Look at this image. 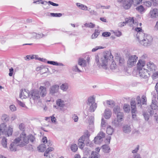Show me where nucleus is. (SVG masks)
Returning a JSON list of instances; mask_svg holds the SVG:
<instances>
[{
    "label": "nucleus",
    "instance_id": "1",
    "mask_svg": "<svg viewBox=\"0 0 158 158\" xmlns=\"http://www.w3.org/2000/svg\"><path fill=\"white\" fill-rule=\"evenodd\" d=\"M35 138L31 134L27 135L23 132L20 136L16 138L10 145L9 149L11 151L15 152L19 147H22L29 143V140L33 143L35 140Z\"/></svg>",
    "mask_w": 158,
    "mask_h": 158
},
{
    "label": "nucleus",
    "instance_id": "26",
    "mask_svg": "<svg viewBox=\"0 0 158 158\" xmlns=\"http://www.w3.org/2000/svg\"><path fill=\"white\" fill-rule=\"evenodd\" d=\"M56 103L58 106L61 107H63L64 106V102L60 99H58L56 101Z\"/></svg>",
    "mask_w": 158,
    "mask_h": 158
},
{
    "label": "nucleus",
    "instance_id": "20",
    "mask_svg": "<svg viewBox=\"0 0 158 158\" xmlns=\"http://www.w3.org/2000/svg\"><path fill=\"white\" fill-rule=\"evenodd\" d=\"M114 131V129L110 126L108 125L107 126L106 132L107 134L108 135H112Z\"/></svg>",
    "mask_w": 158,
    "mask_h": 158
},
{
    "label": "nucleus",
    "instance_id": "6",
    "mask_svg": "<svg viewBox=\"0 0 158 158\" xmlns=\"http://www.w3.org/2000/svg\"><path fill=\"white\" fill-rule=\"evenodd\" d=\"M142 0H128L127 3H124L123 7L125 9H129L131 6L133 5L134 6H136L137 5L140 4Z\"/></svg>",
    "mask_w": 158,
    "mask_h": 158
},
{
    "label": "nucleus",
    "instance_id": "38",
    "mask_svg": "<svg viewBox=\"0 0 158 158\" xmlns=\"http://www.w3.org/2000/svg\"><path fill=\"white\" fill-rule=\"evenodd\" d=\"M2 143L3 147L6 148L7 147V139L5 137H3L2 140Z\"/></svg>",
    "mask_w": 158,
    "mask_h": 158
},
{
    "label": "nucleus",
    "instance_id": "25",
    "mask_svg": "<svg viewBox=\"0 0 158 158\" xmlns=\"http://www.w3.org/2000/svg\"><path fill=\"white\" fill-rule=\"evenodd\" d=\"M103 151L105 153L110 152V148L107 145H103L102 146Z\"/></svg>",
    "mask_w": 158,
    "mask_h": 158
},
{
    "label": "nucleus",
    "instance_id": "30",
    "mask_svg": "<svg viewBox=\"0 0 158 158\" xmlns=\"http://www.w3.org/2000/svg\"><path fill=\"white\" fill-rule=\"evenodd\" d=\"M94 141L95 144H99L103 141V139H101L100 137L97 136L94 138Z\"/></svg>",
    "mask_w": 158,
    "mask_h": 158
},
{
    "label": "nucleus",
    "instance_id": "60",
    "mask_svg": "<svg viewBox=\"0 0 158 158\" xmlns=\"http://www.w3.org/2000/svg\"><path fill=\"white\" fill-rule=\"evenodd\" d=\"M135 30L137 32V33L136 34V36H137V35L138 34V33H141V32H143L142 31V29L140 27H136L135 28Z\"/></svg>",
    "mask_w": 158,
    "mask_h": 158
},
{
    "label": "nucleus",
    "instance_id": "31",
    "mask_svg": "<svg viewBox=\"0 0 158 158\" xmlns=\"http://www.w3.org/2000/svg\"><path fill=\"white\" fill-rule=\"evenodd\" d=\"M106 103L110 107H113L115 106L114 102L112 100H110L106 101Z\"/></svg>",
    "mask_w": 158,
    "mask_h": 158
},
{
    "label": "nucleus",
    "instance_id": "44",
    "mask_svg": "<svg viewBox=\"0 0 158 158\" xmlns=\"http://www.w3.org/2000/svg\"><path fill=\"white\" fill-rule=\"evenodd\" d=\"M110 69L112 70H113L115 69L117 67V65H116L115 62L113 61L112 62L111 64L110 65Z\"/></svg>",
    "mask_w": 158,
    "mask_h": 158
},
{
    "label": "nucleus",
    "instance_id": "45",
    "mask_svg": "<svg viewBox=\"0 0 158 158\" xmlns=\"http://www.w3.org/2000/svg\"><path fill=\"white\" fill-rule=\"evenodd\" d=\"M144 5L148 7H150L152 5V2L150 1H146L144 2Z\"/></svg>",
    "mask_w": 158,
    "mask_h": 158
},
{
    "label": "nucleus",
    "instance_id": "34",
    "mask_svg": "<svg viewBox=\"0 0 158 158\" xmlns=\"http://www.w3.org/2000/svg\"><path fill=\"white\" fill-rule=\"evenodd\" d=\"M42 141L44 143H45V142H46L48 144V146H51L52 145L50 140H49L48 141L47 138L45 136H44L43 137L42 139Z\"/></svg>",
    "mask_w": 158,
    "mask_h": 158
},
{
    "label": "nucleus",
    "instance_id": "32",
    "mask_svg": "<svg viewBox=\"0 0 158 158\" xmlns=\"http://www.w3.org/2000/svg\"><path fill=\"white\" fill-rule=\"evenodd\" d=\"M131 110L134 111L135 109H136V106L135 100H132L131 102Z\"/></svg>",
    "mask_w": 158,
    "mask_h": 158
},
{
    "label": "nucleus",
    "instance_id": "24",
    "mask_svg": "<svg viewBox=\"0 0 158 158\" xmlns=\"http://www.w3.org/2000/svg\"><path fill=\"white\" fill-rule=\"evenodd\" d=\"M126 24H128L129 25L131 26L132 25V24L134 23V21L133 17H130L129 19H127L126 20Z\"/></svg>",
    "mask_w": 158,
    "mask_h": 158
},
{
    "label": "nucleus",
    "instance_id": "17",
    "mask_svg": "<svg viewBox=\"0 0 158 158\" xmlns=\"http://www.w3.org/2000/svg\"><path fill=\"white\" fill-rule=\"evenodd\" d=\"M40 96L42 97H44L47 94V89L46 88L42 86H40Z\"/></svg>",
    "mask_w": 158,
    "mask_h": 158
},
{
    "label": "nucleus",
    "instance_id": "13",
    "mask_svg": "<svg viewBox=\"0 0 158 158\" xmlns=\"http://www.w3.org/2000/svg\"><path fill=\"white\" fill-rule=\"evenodd\" d=\"M150 17L152 19H156L158 17V9L156 8L152 9L149 13Z\"/></svg>",
    "mask_w": 158,
    "mask_h": 158
},
{
    "label": "nucleus",
    "instance_id": "14",
    "mask_svg": "<svg viewBox=\"0 0 158 158\" xmlns=\"http://www.w3.org/2000/svg\"><path fill=\"white\" fill-rule=\"evenodd\" d=\"M30 93L28 90L26 89H21L20 90V98H26L30 97Z\"/></svg>",
    "mask_w": 158,
    "mask_h": 158
},
{
    "label": "nucleus",
    "instance_id": "48",
    "mask_svg": "<svg viewBox=\"0 0 158 158\" xmlns=\"http://www.w3.org/2000/svg\"><path fill=\"white\" fill-rule=\"evenodd\" d=\"M84 25L87 27L93 28L94 27L95 25L90 23H86L84 24Z\"/></svg>",
    "mask_w": 158,
    "mask_h": 158
},
{
    "label": "nucleus",
    "instance_id": "47",
    "mask_svg": "<svg viewBox=\"0 0 158 158\" xmlns=\"http://www.w3.org/2000/svg\"><path fill=\"white\" fill-rule=\"evenodd\" d=\"M120 122L119 121H118V120H114V121L112 122V124L115 127H118L119 126L120 124L119 122Z\"/></svg>",
    "mask_w": 158,
    "mask_h": 158
},
{
    "label": "nucleus",
    "instance_id": "11",
    "mask_svg": "<svg viewBox=\"0 0 158 158\" xmlns=\"http://www.w3.org/2000/svg\"><path fill=\"white\" fill-rule=\"evenodd\" d=\"M142 100H141L139 96H138L136 98L137 101V105L140 107H141L142 104V105H146L147 99L145 95H143L142 97Z\"/></svg>",
    "mask_w": 158,
    "mask_h": 158
},
{
    "label": "nucleus",
    "instance_id": "21",
    "mask_svg": "<svg viewBox=\"0 0 158 158\" xmlns=\"http://www.w3.org/2000/svg\"><path fill=\"white\" fill-rule=\"evenodd\" d=\"M31 34L33 35L34 37L36 39H39L45 36V35L43 34H37L36 33L31 32Z\"/></svg>",
    "mask_w": 158,
    "mask_h": 158
},
{
    "label": "nucleus",
    "instance_id": "64",
    "mask_svg": "<svg viewBox=\"0 0 158 158\" xmlns=\"http://www.w3.org/2000/svg\"><path fill=\"white\" fill-rule=\"evenodd\" d=\"M72 118L73 119L75 122H77L78 120V117L75 114L73 115Z\"/></svg>",
    "mask_w": 158,
    "mask_h": 158
},
{
    "label": "nucleus",
    "instance_id": "58",
    "mask_svg": "<svg viewBox=\"0 0 158 158\" xmlns=\"http://www.w3.org/2000/svg\"><path fill=\"white\" fill-rule=\"evenodd\" d=\"M17 102H18V103L19 104V105H20V106H21L23 107H26V106L25 105V104L24 103H23V102H22L20 101H19V100L17 101Z\"/></svg>",
    "mask_w": 158,
    "mask_h": 158
},
{
    "label": "nucleus",
    "instance_id": "4",
    "mask_svg": "<svg viewBox=\"0 0 158 158\" xmlns=\"http://www.w3.org/2000/svg\"><path fill=\"white\" fill-rule=\"evenodd\" d=\"M13 131V128L9 126L7 129L6 125L5 123H2L0 125V139L2 135H5L9 136L12 135Z\"/></svg>",
    "mask_w": 158,
    "mask_h": 158
},
{
    "label": "nucleus",
    "instance_id": "40",
    "mask_svg": "<svg viewBox=\"0 0 158 158\" xmlns=\"http://www.w3.org/2000/svg\"><path fill=\"white\" fill-rule=\"evenodd\" d=\"M46 148V145L44 144H41L38 147L39 150L41 152L44 151Z\"/></svg>",
    "mask_w": 158,
    "mask_h": 158
},
{
    "label": "nucleus",
    "instance_id": "42",
    "mask_svg": "<svg viewBox=\"0 0 158 158\" xmlns=\"http://www.w3.org/2000/svg\"><path fill=\"white\" fill-rule=\"evenodd\" d=\"M136 9L138 11L140 12H142L144 10L143 6L142 5H140V6L137 7Z\"/></svg>",
    "mask_w": 158,
    "mask_h": 158
},
{
    "label": "nucleus",
    "instance_id": "18",
    "mask_svg": "<svg viewBox=\"0 0 158 158\" xmlns=\"http://www.w3.org/2000/svg\"><path fill=\"white\" fill-rule=\"evenodd\" d=\"M111 111L109 109H106L105 110L104 113V116L106 119H109L111 116Z\"/></svg>",
    "mask_w": 158,
    "mask_h": 158
},
{
    "label": "nucleus",
    "instance_id": "33",
    "mask_svg": "<svg viewBox=\"0 0 158 158\" xmlns=\"http://www.w3.org/2000/svg\"><path fill=\"white\" fill-rule=\"evenodd\" d=\"M72 70L73 72H75L80 73L81 72L78 67L77 65L74 66L72 68Z\"/></svg>",
    "mask_w": 158,
    "mask_h": 158
},
{
    "label": "nucleus",
    "instance_id": "19",
    "mask_svg": "<svg viewBox=\"0 0 158 158\" xmlns=\"http://www.w3.org/2000/svg\"><path fill=\"white\" fill-rule=\"evenodd\" d=\"M60 88V89L63 92H66L69 89V85L67 83H64L61 84Z\"/></svg>",
    "mask_w": 158,
    "mask_h": 158
},
{
    "label": "nucleus",
    "instance_id": "49",
    "mask_svg": "<svg viewBox=\"0 0 158 158\" xmlns=\"http://www.w3.org/2000/svg\"><path fill=\"white\" fill-rule=\"evenodd\" d=\"M50 15L53 17H60L62 16L61 13H51Z\"/></svg>",
    "mask_w": 158,
    "mask_h": 158
},
{
    "label": "nucleus",
    "instance_id": "50",
    "mask_svg": "<svg viewBox=\"0 0 158 158\" xmlns=\"http://www.w3.org/2000/svg\"><path fill=\"white\" fill-rule=\"evenodd\" d=\"M153 75L152 76V77L153 79H155L156 78H158V72H157L155 73H152Z\"/></svg>",
    "mask_w": 158,
    "mask_h": 158
},
{
    "label": "nucleus",
    "instance_id": "12",
    "mask_svg": "<svg viewBox=\"0 0 158 158\" xmlns=\"http://www.w3.org/2000/svg\"><path fill=\"white\" fill-rule=\"evenodd\" d=\"M31 98H32L35 100H38L40 99V95L39 91L37 90H33L31 91Z\"/></svg>",
    "mask_w": 158,
    "mask_h": 158
},
{
    "label": "nucleus",
    "instance_id": "8",
    "mask_svg": "<svg viewBox=\"0 0 158 158\" xmlns=\"http://www.w3.org/2000/svg\"><path fill=\"white\" fill-rule=\"evenodd\" d=\"M138 60V57L136 55H131L129 56L127 61V64L129 67H132L134 66Z\"/></svg>",
    "mask_w": 158,
    "mask_h": 158
},
{
    "label": "nucleus",
    "instance_id": "2",
    "mask_svg": "<svg viewBox=\"0 0 158 158\" xmlns=\"http://www.w3.org/2000/svg\"><path fill=\"white\" fill-rule=\"evenodd\" d=\"M112 58H113V56L110 52H109L104 54L100 60L98 55H96L95 56V64L100 68L106 69L108 67V61Z\"/></svg>",
    "mask_w": 158,
    "mask_h": 158
},
{
    "label": "nucleus",
    "instance_id": "28",
    "mask_svg": "<svg viewBox=\"0 0 158 158\" xmlns=\"http://www.w3.org/2000/svg\"><path fill=\"white\" fill-rule=\"evenodd\" d=\"M47 63L48 64H50L53 65H59L60 66H63L64 65L62 63H58L54 61H48L47 62Z\"/></svg>",
    "mask_w": 158,
    "mask_h": 158
},
{
    "label": "nucleus",
    "instance_id": "43",
    "mask_svg": "<svg viewBox=\"0 0 158 158\" xmlns=\"http://www.w3.org/2000/svg\"><path fill=\"white\" fill-rule=\"evenodd\" d=\"M123 109L124 111L128 112L130 111V106L129 105L125 104L123 106Z\"/></svg>",
    "mask_w": 158,
    "mask_h": 158
},
{
    "label": "nucleus",
    "instance_id": "57",
    "mask_svg": "<svg viewBox=\"0 0 158 158\" xmlns=\"http://www.w3.org/2000/svg\"><path fill=\"white\" fill-rule=\"evenodd\" d=\"M85 135H86V136H85V135H84V136L85 137V139L88 140V143H89V136L90 135L89 134V132L88 131H87V132H86L85 133Z\"/></svg>",
    "mask_w": 158,
    "mask_h": 158
},
{
    "label": "nucleus",
    "instance_id": "63",
    "mask_svg": "<svg viewBox=\"0 0 158 158\" xmlns=\"http://www.w3.org/2000/svg\"><path fill=\"white\" fill-rule=\"evenodd\" d=\"M119 63L121 65L123 64L124 61V59L122 58H120L119 59Z\"/></svg>",
    "mask_w": 158,
    "mask_h": 158
},
{
    "label": "nucleus",
    "instance_id": "55",
    "mask_svg": "<svg viewBox=\"0 0 158 158\" xmlns=\"http://www.w3.org/2000/svg\"><path fill=\"white\" fill-rule=\"evenodd\" d=\"M103 48L101 46H96L95 48L92 49V51L93 52H95L98 49H101Z\"/></svg>",
    "mask_w": 158,
    "mask_h": 158
},
{
    "label": "nucleus",
    "instance_id": "52",
    "mask_svg": "<svg viewBox=\"0 0 158 158\" xmlns=\"http://www.w3.org/2000/svg\"><path fill=\"white\" fill-rule=\"evenodd\" d=\"M10 109L12 111H14L16 110V106L14 105H11L10 106Z\"/></svg>",
    "mask_w": 158,
    "mask_h": 158
},
{
    "label": "nucleus",
    "instance_id": "27",
    "mask_svg": "<svg viewBox=\"0 0 158 158\" xmlns=\"http://www.w3.org/2000/svg\"><path fill=\"white\" fill-rule=\"evenodd\" d=\"M123 112H119L117 115V119L118 121H122L123 120Z\"/></svg>",
    "mask_w": 158,
    "mask_h": 158
},
{
    "label": "nucleus",
    "instance_id": "10",
    "mask_svg": "<svg viewBox=\"0 0 158 158\" xmlns=\"http://www.w3.org/2000/svg\"><path fill=\"white\" fill-rule=\"evenodd\" d=\"M146 65L147 70L149 72L153 73L156 69V67L155 64L152 62H149L147 63Z\"/></svg>",
    "mask_w": 158,
    "mask_h": 158
},
{
    "label": "nucleus",
    "instance_id": "37",
    "mask_svg": "<svg viewBox=\"0 0 158 158\" xmlns=\"http://www.w3.org/2000/svg\"><path fill=\"white\" fill-rule=\"evenodd\" d=\"M1 119L3 121L7 122L9 120V118L7 115L4 114L2 115Z\"/></svg>",
    "mask_w": 158,
    "mask_h": 158
},
{
    "label": "nucleus",
    "instance_id": "3",
    "mask_svg": "<svg viewBox=\"0 0 158 158\" xmlns=\"http://www.w3.org/2000/svg\"><path fill=\"white\" fill-rule=\"evenodd\" d=\"M137 39L141 45L145 47L150 46L153 40L151 35L145 34L143 32L138 33L137 35Z\"/></svg>",
    "mask_w": 158,
    "mask_h": 158
},
{
    "label": "nucleus",
    "instance_id": "7",
    "mask_svg": "<svg viewBox=\"0 0 158 158\" xmlns=\"http://www.w3.org/2000/svg\"><path fill=\"white\" fill-rule=\"evenodd\" d=\"M59 86L55 84L50 86L49 89V94L51 95L55 96L59 93Z\"/></svg>",
    "mask_w": 158,
    "mask_h": 158
},
{
    "label": "nucleus",
    "instance_id": "15",
    "mask_svg": "<svg viewBox=\"0 0 158 158\" xmlns=\"http://www.w3.org/2000/svg\"><path fill=\"white\" fill-rule=\"evenodd\" d=\"M89 60H85L83 58H80L78 61V64L81 67L86 66L89 64Z\"/></svg>",
    "mask_w": 158,
    "mask_h": 158
},
{
    "label": "nucleus",
    "instance_id": "5",
    "mask_svg": "<svg viewBox=\"0 0 158 158\" xmlns=\"http://www.w3.org/2000/svg\"><path fill=\"white\" fill-rule=\"evenodd\" d=\"M87 105L89 106V110L90 112H94L97 107L95 102V98L93 96L89 97L87 100Z\"/></svg>",
    "mask_w": 158,
    "mask_h": 158
},
{
    "label": "nucleus",
    "instance_id": "22",
    "mask_svg": "<svg viewBox=\"0 0 158 158\" xmlns=\"http://www.w3.org/2000/svg\"><path fill=\"white\" fill-rule=\"evenodd\" d=\"M151 109L152 110H156L158 109L157 105V102L156 100H152V104L151 105Z\"/></svg>",
    "mask_w": 158,
    "mask_h": 158
},
{
    "label": "nucleus",
    "instance_id": "35",
    "mask_svg": "<svg viewBox=\"0 0 158 158\" xmlns=\"http://www.w3.org/2000/svg\"><path fill=\"white\" fill-rule=\"evenodd\" d=\"M120 107L118 106H117L114 107L113 109V112L115 114H118L119 112H121L120 111Z\"/></svg>",
    "mask_w": 158,
    "mask_h": 158
},
{
    "label": "nucleus",
    "instance_id": "23",
    "mask_svg": "<svg viewBox=\"0 0 158 158\" xmlns=\"http://www.w3.org/2000/svg\"><path fill=\"white\" fill-rule=\"evenodd\" d=\"M123 131L126 133H129L131 131V128L130 126L126 125L124 126L123 127Z\"/></svg>",
    "mask_w": 158,
    "mask_h": 158
},
{
    "label": "nucleus",
    "instance_id": "36",
    "mask_svg": "<svg viewBox=\"0 0 158 158\" xmlns=\"http://www.w3.org/2000/svg\"><path fill=\"white\" fill-rule=\"evenodd\" d=\"M71 148L73 152H75L77 151L78 147L76 144H73L71 145Z\"/></svg>",
    "mask_w": 158,
    "mask_h": 158
},
{
    "label": "nucleus",
    "instance_id": "56",
    "mask_svg": "<svg viewBox=\"0 0 158 158\" xmlns=\"http://www.w3.org/2000/svg\"><path fill=\"white\" fill-rule=\"evenodd\" d=\"M139 146L137 145L135 149L132 151V152L133 153H137L139 149Z\"/></svg>",
    "mask_w": 158,
    "mask_h": 158
},
{
    "label": "nucleus",
    "instance_id": "16",
    "mask_svg": "<svg viewBox=\"0 0 158 158\" xmlns=\"http://www.w3.org/2000/svg\"><path fill=\"white\" fill-rule=\"evenodd\" d=\"M145 61L142 60H139L137 64V69L139 71L141 69H145L143 67L145 66Z\"/></svg>",
    "mask_w": 158,
    "mask_h": 158
},
{
    "label": "nucleus",
    "instance_id": "51",
    "mask_svg": "<svg viewBox=\"0 0 158 158\" xmlns=\"http://www.w3.org/2000/svg\"><path fill=\"white\" fill-rule=\"evenodd\" d=\"M111 35V33L110 32H105L102 34V35L104 37H107L110 36Z\"/></svg>",
    "mask_w": 158,
    "mask_h": 158
},
{
    "label": "nucleus",
    "instance_id": "39",
    "mask_svg": "<svg viewBox=\"0 0 158 158\" xmlns=\"http://www.w3.org/2000/svg\"><path fill=\"white\" fill-rule=\"evenodd\" d=\"M107 125V123L106 121V120L104 119V118H102V121L101 123V127L102 128H104L106 127Z\"/></svg>",
    "mask_w": 158,
    "mask_h": 158
},
{
    "label": "nucleus",
    "instance_id": "59",
    "mask_svg": "<svg viewBox=\"0 0 158 158\" xmlns=\"http://www.w3.org/2000/svg\"><path fill=\"white\" fill-rule=\"evenodd\" d=\"M17 116L16 114H12L10 118V120L12 121L15 120L17 118Z\"/></svg>",
    "mask_w": 158,
    "mask_h": 158
},
{
    "label": "nucleus",
    "instance_id": "41",
    "mask_svg": "<svg viewBox=\"0 0 158 158\" xmlns=\"http://www.w3.org/2000/svg\"><path fill=\"white\" fill-rule=\"evenodd\" d=\"M105 134L102 131H100L98 134L97 136L100 137V138L103 139L105 136Z\"/></svg>",
    "mask_w": 158,
    "mask_h": 158
},
{
    "label": "nucleus",
    "instance_id": "53",
    "mask_svg": "<svg viewBox=\"0 0 158 158\" xmlns=\"http://www.w3.org/2000/svg\"><path fill=\"white\" fill-rule=\"evenodd\" d=\"M143 115L145 120L148 121L149 119V115L146 113H144L143 114Z\"/></svg>",
    "mask_w": 158,
    "mask_h": 158
},
{
    "label": "nucleus",
    "instance_id": "9",
    "mask_svg": "<svg viewBox=\"0 0 158 158\" xmlns=\"http://www.w3.org/2000/svg\"><path fill=\"white\" fill-rule=\"evenodd\" d=\"M139 76L143 78H147L150 76V73L148 72L147 69H143L139 70Z\"/></svg>",
    "mask_w": 158,
    "mask_h": 158
},
{
    "label": "nucleus",
    "instance_id": "61",
    "mask_svg": "<svg viewBox=\"0 0 158 158\" xmlns=\"http://www.w3.org/2000/svg\"><path fill=\"white\" fill-rule=\"evenodd\" d=\"M78 145L80 148L82 149L84 148L85 146V143L84 142L78 143Z\"/></svg>",
    "mask_w": 158,
    "mask_h": 158
},
{
    "label": "nucleus",
    "instance_id": "54",
    "mask_svg": "<svg viewBox=\"0 0 158 158\" xmlns=\"http://www.w3.org/2000/svg\"><path fill=\"white\" fill-rule=\"evenodd\" d=\"M85 139H86L85 136H83L78 139V143H83L85 141Z\"/></svg>",
    "mask_w": 158,
    "mask_h": 158
},
{
    "label": "nucleus",
    "instance_id": "29",
    "mask_svg": "<svg viewBox=\"0 0 158 158\" xmlns=\"http://www.w3.org/2000/svg\"><path fill=\"white\" fill-rule=\"evenodd\" d=\"M100 155L95 152H92L90 158H100Z\"/></svg>",
    "mask_w": 158,
    "mask_h": 158
},
{
    "label": "nucleus",
    "instance_id": "46",
    "mask_svg": "<svg viewBox=\"0 0 158 158\" xmlns=\"http://www.w3.org/2000/svg\"><path fill=\"white\" fill-rule=\"evenodd\" d=\"M54 150V148L52 147H49L48 148L44 153V155L45 156L47 154H48L50 152H51Z\"/></svg>",
    "mask_w": 158,
    "mask_h": 158
},
{
    "label": "nucleus",
    "instance_id": "62",
    "mask_svg": "<svg viewBox=\"0 0 158 158\" xmlns=\"http://www.w3.org/2000/svg\"><path fill=\"white\" fill-rule=\"evenodd\" d=\"M152 4L154 6H156L158 5V3L157 0H151Z\"/></svg>",
    "mask_w": 158,
    "mask_h": 158
}]
</instances>
